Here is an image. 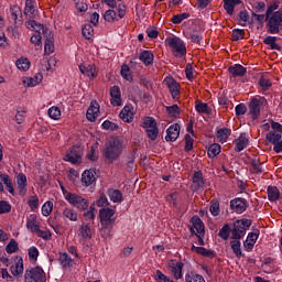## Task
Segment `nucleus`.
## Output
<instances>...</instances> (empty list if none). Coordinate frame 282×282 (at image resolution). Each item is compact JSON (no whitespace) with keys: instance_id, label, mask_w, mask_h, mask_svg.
I'll return each mask as SVG.
<instances>
[{"instance_id":"f257e3e1","label":"nucleus","mask_w":282,"mask_h":282,"mask_svg":"<svg viewBox=\"0 0 282 282\" xmlns=\"http://www.w3.org/2000/svg\"><path fill=\"white\" fill-rule=\"evenodd\" d=\"M106 162L113 164L122 155V141L118 138H110L101 151Z\"/></svg>"},{"instance_id":"f03ea898","label":"nucleus","mask_w":282,"mask_h":282,"mask_svg":"<svg viewBox=\"0 0 282 282\" xmlns=\"http://www.w3.org/2000/svg\"><path fill=\"white\" fill-rule=\"evenodd\" d=\"M25 25L28 30H32L33 32H35V34L31 36L32 45L35 46V50H41V47H43V42L41 41V32L45 34L47 29H45L43 24L36 23V21L34 20L28 21Z\"/></svg>"},{"instance_id":"7ed1b4c3","label":"nucleus","mask_w":282,"mask_h":282,"mask_svg":"<svg viewBox=\"0 0 282 282\" xmlns=\"http://www.w3.org/2000/svg\"><path fill=\"white\" fill-rule=\"evenodd\" d=\"M165 45L170 47L172 54L178 58L186 56V44L177 36H170L165 39Z\"/></svg>"},{"instance_id":"20e7f679","label":"nucleus","mask_w":282,"mask_h":282,"mask_svg":"<svg viewBox=\"0 0 282 282\" xmlns=\"http://www.w3.org/2000/svg\"><path fill=\"white\" fill-rule=\"evenodd\" d=\"M141 127L144 129L149 140L155 142L160 135V130L158 129V122L153 117H144L141 120Z\"/></svg>"},{"instance_id":"39448f33","label":"nucleus","mask_w":282,"mask_h":282,"mask_svg":"<svg viewBox=\"0 0 282 282\" xmlns=\"http://www.w3.org/2000/svg\"><path fill=\"white\" fill-rule=\"evenodd\" d=\"M250 226H252V220L248 218L236 220L231 229V239H242L246 237V231Z\"/></svg>"},{"instance_id":"423d86ee","label":"nucleus","mask_w":282,"mask_h":282,"mask_svg":"<svg viewBox=\"0 0 282 282\" xmlns=\"http://www.w3.org/2000/svg\"><path fill=\"white\" fill-rule=\"evenodd\" d=\"M268 28L271 34H279V28L282 26V8L267 15Z\"/></svg>"},{"instance_id":"0eeeda50","label":"nucleus","mask_w":282,"mask_h":282,"mask_svg":"<svg viewBox=\"0 0 282 282\" xmlns=\"http://www.w3.org/2000/svg\"><path fill=\"white\" fill-rule=\"evenodd\" d=\"M65 199L66 202H68V204H70V206H74L79 210H87V208H89V202L86 198H83V196L78 194L68 193L65 196Z\"/></svg>"},{"instance_id":"6e6552de","label":"nucleus","mask_w":282,"mask_h":282,"mask_svg":"<svg viewBox=\"0 0 282 282\" xmlns=\"http://www.w3.org/2000/svg\"><path fill=\"white\" fill-rule=\"evenodd\" d=\"M24 279H30L34 282H47V275H45V271H43V268L41 267L26 269L24 273Z\"/></svg>"},{"instance_id":"1a4fd4ad","label":"nucleus","mask_w":282,"mask_h":282,"mask_svg":"<svg viewBox=\"0 0 282 282\" xmlns=\"http://www.w3.org/2000/svg\"><path fill=\"white\" fill-rule=\"evenodd\" d=\"M83 148L73 147L64 155L65 162H70V164H83Z\"/></svg>"},{"instance_id":"9d476101","label":"nucleus","mask_w":282,"mask_h":282,"mask_svg":"<svg viewBox=\"0 0 282 282\" xmlns=\"http://www.w3.org/2000/svg\"><path fill=\"white\" fill-rule=\"evenodd\" d=\"M116 209L104 207L99 210V218L101 226H113L116 224Z\"/></svg>"},{"instance_id":"9b49d317","label":"nucleus","mask_w":282,"mask_h":282,"mask_svg":"<svg viewBox=\"0 0 282 282\" xmlns=\"http://www.w3.org/2000/svg\"><path fill=\"white\" fill-rule=\"evenodd\" d=\"M43 83V73H36L33 76H23L22 85L23 87H36Z\"/></svg>"},{"instance_id":"f8f14e48","label":"nucleus","mask_w":282,"mask_h":282,"mask_svg":"<svg viewBox=\"0 0 282 282\" xmlns=\"http://www.w3.org/2000/svg\"><path fill=\"white\" fill-rule=\"evenodd\" d=\"M79 72L84 76H87L89 80H94L98 76V69L94 64H79Z\"/></svg>"},{"instance_id":"ddd939ff","label":"nucleus","mask_w":282,"mask_h":282,"mask_svg":"<svg viewBox=\"0 0 282 282\" xmlns=\"http://www.w3.org/2000/svg\"><path fill=\"white\" fill-rule=\"evenodd\" d=\"M122 91L119 86H112L110 88V105L112 107H122Z\"/></svg>"},{"instance_id":"4468645a","label":"nucleus","mask_w":282,"mask_h":282,"mask_svg":"<svg viewBox=\"0 0 282 282\" xmlns=\"http://www.w3.org/2000/svg\"><path fill=\"white\" fill-rule=\"evenodd\" d=\"M263 98H253L249 104V113L253 120H257L261 113V105H263Z\"/></svg>"},{"instance_id":"2eb2a0df","label":"nucleus","mask_w":282,"mask_h":282,"mask_svg":"<svg viewBox=\"0 0 282 282\" xmlns=\"http://www.w3.org/2000/svg\"><path fill=\"white\" fill-rule=\"evenodd\" d=\"M98 116H100V105L97 101H91L87 109L86 118L89 122H96Z\"/></svg>"},{"instance_id":"dca6fc26","label":"nucleus","mask_w":282,"mask_h":282,"mask_svg":"<svg viewBox=\"0 0 282 282\" xmlns=\"http://www.w3.org/2000/svg\"><path fill=\"white\" fill-rule=\"evenodd\" d=\"M40 72H54L56 69V58L55 57H43L39 65Z\"/></svg>"},{"instance_id":"f3484780","label":"nucleus","mask_w":282,"mask_h":282,"mask_svg":"<svg viewBox=\"0 0 282 282\" xmlns=\"http://www.w3.org/2000/svg\"><path fill=\"white\" fill-rule=\"evenodd\" d=\"M180 138V124L173 123L166 130L165 140L166 142H175Z\"/></svg>"},{"instance_id":"a211bd4d","label":"nucleus","mask_w":282,"mask_h":282,"mask_svg":"<svg viewBox=\"0 0 282 282\" xmlns=\"http://www.w3.org/2000/svg\"><path fill=\"white\" fill-rule=\"evenodd\" d=\"M230 208L235 210V213H238V215H241V213H246L248 205L246 204V199L235 198L230 202Z\"/></svg>"},{"instance_id":"6ab92c4d","label":"nucleus","mask_w":282,"mask_h":282,"mask_svg":"<svg viewBox=\"0 0 282 282\" xmlns=\"http://www.w3.org/2000/svg\"><path fill=\"white\" fill-rule=\"evenodd\" d=\"M24 14H26V17H30V19H36V17H39V10H36V1H25Z\"/></svg>"},{"instance_id":"aec40b11","label":"nucleus","mask_w":282,"mask_h":282,"mask_svg":"<svg viewBox=\"0 0 282 282\" xmlns=\"http://www.w3.org/2000/svg\"><path fill=\"white\" fill-rule=\"evenodd\" d=\"M46 40L44 44V52L45 54H53L54 52V33L47 30L45 31Z\"/></svg>"},{"instance_id":"412c9836","label":"nucleus","mask_w":282,"mask_h":282,"mask_svg":"<svg viewBox=\"0 0 282 282\" xmlns=\"http://www.w3.org/2000/svg\"><path fill=\"white\" fill-rule=\"evenodd\" d=\"M191 223L193 225V228H191V230H196L197 237H203L204 221H202V218H199L198 216H194L192 217Z\"/></svg>"},{"instance_id":"4be33fe9","label":"nucleus","mask_w":282,"mask_h":282,"mask_svg":"<svg viewBox=\"0 0 282 282\" xmlns=\"http://www.w3.org/2000/svg\"><path fill=\"white\" fill-rule=\"evenodd\" d=\"M119 116L123 122H133V107L124 106Z\"/></svg>"},{"instance_id":"5701e85b","label":"nucleus","mask_w":282,"mask_h":282,"mask_svg":"<svg viewBox=\"0 0 282 282\" xmlns=\"http://www.w3.org/2000/svg\"><path fill=\"white\" fill-rule=\"evenodd\" d=\"M26 228L30 232H39L41 227L39 226V220L35 214H32L26 220Z\"/></svg>"},{"instance_id":"b1692460","label":"nucleus","mask_w":282,"mask_h":282,"mask_svg":"<svg viewBox=\"0 0 282 282\" xmlns=\"http://www.w3.org/2000/svg\"><path fill=\"white\" fill-rule=\"evenodd\" d=\"M166 85L171 91L172 98H177L180 96V84L173 78H167Z\"/></svg>"},{"instance_id":"393cba45","label":"nucleus","mask_w":282,"mask_h":282,"mask_svg":"<svg viewBox=\"0 0 282 282\" xmlns=\"http://www.w3.org/2000/svg\"><path fill=\"white\" fill-rule=\"evenodd\" d=\"M248 142H250V140L248 139V134H246V133L240 134V137L238 139H236V141H235L236 151L238 153L243 151V149H246V147H248Z\"/></svg>"},{"instance_id":"a878e982","label":"nucleus","mask_w":282,"mask_h":282,"mask_svg":"<svg viewBox=\"0 0 282 282\" xmlns=\"http://www.w3.org/2000/svg\"><path fill=\"white\" fill-rule=\"evenodd\" d=\"M107 195H108L110 202H113V204H121L122 192H120V189L109 188L107 192Z\"/></svg>"},{"instance_id":"bb28decb","label":"nucleus","mask_w":282,"mask_h":282,"mask_svg":"<svg viewBox=\"0 0 282 282\" xmlns=\"http://www.w3.org/2000/svg\"><path fill=\"white\" fill-rule=\"evenodd\" d=\"M58 262L62 268H72L74 260L66 252H59Z\"/></svg>"},{"instance_id":"cd10ccee","label":"nucleus","mask_w":282,"mask_h":282,"mask_svg":"<svg viewBox=\"0 0 282 282\" xmlns=\"http://www.w3.org/2000/svg\"><path fill=\"white\" fill-rule=\"evenodd\" d=\"M10 14H11V21L15 23V25H19L21 23V20L19 18L21 17V8L17 4H13L10 7Z\"/></svg>"},{"instance_id":"c85d7f7f","label":"nucleus","mask_w":282,"mask_h":282,"mask_svg":"<svg viewBox=\"0 0 282 282\" xmlns=\"http://www.w3.org/2000/svg\"><path fill=\"white\" fill-rule=\"evenodd\" d=\"M62 217L64 219H68V221H78V213L74 210L73 208L66 207L63 213Z\"/></svg>"},{"instance_id":"c756f323","label":"nucleus","mask_w":282,"mask_h":282,"mask_svg":"<svg viewBox=\"0 0 282 282\" xmlns=\"http://www.w3.org/2000/svg\"><path fill=\"white\" fill-rule=\"evenodd\" d=\"M269 202H279L281 197V192L276 186H269L267 189Z\"/></svg>"},{"instance_id":"7c9ffc66","label":"nucleus","mask_w":282,"mask_h":282,"mask_svg":"<svg viewBox=\"0 0 282 282\" xmlns=\"http://www.w3.org/2000/svg\"><path fill=\"white\" fill-rule=\"evenodd\" d=\"M153 58H155V57H154L153 53H151L150 51H143L139 55V59L142 63H144L147 66L153 65Z\"/></svg>"},{"instance_id":"2f4dec72","label":"nucleus","mask_w":282,"mask_h":282,"mask_svg":"<svg viewBox=\"0 0 282 282\" xmlns=\"http://www.w3.org/2000/svg\"><path fill=\"white\" fill-rule=\"evenodd\" d=\"M18 69H20V72H28V69H30L32 63L30 62V59L28 57H21L15 63Z\"/></svg>"},{"instance_id":"473e14b6","label":"nucleus","mask_w":282,"mask_h":282,"mask_svg":"<svg viewBox=\"0 0 282 282\" xmlns=\"http://www.w3.org/2000/svg\"><path fill=\"white\" fill-rule=\"evenodd\" d=\"M79 237L83 239H91V227L89 224H82L79 227Z\"/></svg>"},{"instance_id":"72a5a7b5","label":"nucleus","mask_w":282,"mask_h":282,"mask_svg":"<svg viewBox=\"0 0 282 282\" xmlns=\"http://www.w3.org/2000/svg\"><path fill=\"white\" fill-rule=\"evenodd\" d=\"M182 268H184V263L182 262L172 263V265H170L171 272L175 279H182Z\"/></svg>"},{"instance_id":"f704fd0d","label":"nucleus","mask_w":282,"mask_h":282,"mask_svg":"<svg viewBox=\"0 0 282 282\" xmlns=\"http://www.w3.org/2000/svg\"><path fill=\"white\" fill-rule=\"evenodd\" d=\"M224 3L226 12L232 14L235 12V6H239L241 0H224Z\"/></svg>"},{"instance_id":"c9c22d12","label":"nucleus","mask_w":282,"mask_h":282,"mask_svg":"<svg viewBox=\"0 0 282 282\" xmlns=\"http://www.w3.org/2000/svg\"><path fill=\"white\" fill-rule=\"evenodd\" d=\"M11 274L13 276H21V274H23V259H20L15 264L11 265Z\"/></svg>"},{"instance_id":"e433bc0d","label":"nucleus","mask_w":282,"mask_h":282,"mask_svg":"<svg viewBox=\"0 0 282 282\" xmlns=\"http://www.w3.org/2000/svg\"><path fill=\"white\" fill-rule=\"evenodd\" d=\"M228 138H230V129L221 128L217 131V140L223 144L224 142H227Z\"/></svg>"},{"instance_id":"4c0bfd02","label":"nucleus","mask_w":282,"mask_h":282,"mask_svg":"<svg viewBox=\"0 0 282 282\" xmlns=\"http://www.w3.org/2000/svg\"><path fill=\"white\" fill-rule=\"evenodd\" d=\"M229 74H231L234 77L243 76L246 74V69L243 66L236 64L229 67Z\"/></svg>"},{"instance_id":"58836bf2","label":"nucleus","mask_w":282,"mask_h":282,"mask_svg":"<svg viewBox=\"0 0 282 282\" xmlns=\"http://www.w3.org/2000/svg\"><path fill=\"white\" fill-rule=\"evenodd\" d=\"M18 184V191L20 195H25L28 193V178L26 177H20L17 181Z\"/></svg>"},{"instance_id":"ea45409f","label":"nucleus","mask_w":282,"mask_h":282,"mask_svg":"<svg viewBox=\"0 0 282 282\" xmlns=\"http://www.w3.org/2000/svg\"><path fill=\"white\" fill-rule=\"evenodd\" d=\"M230 247L234 254H236V257L240 258L243 256V253L241 252V241H239V239L232 240L230 242Z\"/></svg>"},{"instance_id":"a19ab883","label":"nucleus","mask_w":282,"mask_h":282,"mask_svg":"<svg viewBox=\"0 0 282 282\" xmlns=\"http://www.w3.org/2000/svg\"><path fill=\"white\" fill-rule=\"evenodd\" d=\"M282 137H281V134H279V133H276V132H269L268 134H267V140L271 143V144H273V147H276L278 144H280L281 143V139Z\"/></svg>"},{"instance_id":"79ce46f5","label":"nucleus","mask_w":282,"mask_h":282,"mask_svg":"<svg viewBox=\"0 0 282 282\" xmlns=\"http://www.w3.org/2000/svg\"><path fill=\"white\" fill-rule=\"evenodd\" d=\"M96 206H98V208H108L107 206H109V199L104 192L99 193V198L96 200Z\"/></svg>"},{"instance_id":"37998d69","label":"nucleus","mask_w":282,"mask_h":282,"mask_svg":"<svg viewBox=\"0 0 282 282\" xmlns=\"http://www.w3.org/2000/svg\"><path fill=\"white\" fill-rule=\"evenodd\" d=\"M52 210H54V203L53 202L47 200L46 203L43 204L42 215L44 217H50V215H52Z\"/></svg>"},{"instance_id":"c03bdc74","label":"nucleus","mask_w":282,"mask_h":282,"mask_svg":"<svg viewBox=\"0 0 282 282\" xmlns=\"http://www.w3.org/2000/svg\"><path fill=\"white\" fill-rule=\"evenodd\" d=\"M195 109L198 113H210V107L206 102L196 101Z\"/></svg>"},{"instance_id":"a18cd8bd","label":"nucleus","mask_w":282,"mask_h":282,"mask_svg":"<svg viewBox=\"0 0 282 282\" xmlns=\"http://www.w3.org/2000/svg\"><path fill=\"white\" fill-rule=\"evenodd\" d=\"M87 159L90 160V162L98 160V143L91 145L90 151L87 153Z\"/></svg>"},{"instance_id":"49530a36","label":"nucleus","mask_w":282,"mask_h":282,"mask_svg":"<svg viewBox=\"0 0 282 282\" xmlns=\"http://www.w3.org/2000/svg\"><path fill=\"white\" fill-rule=\"evenodd\" d=\"M208 155L209 158H217L219 153H221V145L214 143L208 148Z\"/></svg>"},{"instance_id":"de8ad7c7","label":"nucleus","mask_w":282,"mask_h":282,"mask_svg":"<svg viewBox=\"0 0 282 282\" xmlns=\"http://www.w3.org/2000/svg\"><path fill=\"white\" fill-rule=\"evenodd\" d=\"M205 184L206 183L204 182L203 177H193L191 187L193 191H199V188H204Z\"/></svg>"},{"instance_id":"09e8293b","label":"nucleus","mask_w":282,"mask_h":282,"mask_svg":"<svg viewBox=\"0 0 282 282\" xmlns=\"http://www.w3.org/2000/svg\"><path fill=\"white\" fill-rule=\"evenodd\" d=\"M47 115L52 120H58L61 118V108L52 106L48 109Z\"/></svg>"},{"instance_id":"8fccbe9b","label":"nucleus","mask_w":282,"mask_h":282,"mask_svg":"<svg viewBox=\"0 0 282 282\" xmlns=\"http://www.w3.org/2000/svg\"><path fill=\"white\" fill-rule=\"evenodd\" d=\"M166 112L169 113V116L171 118H178L181 110L180 107L177 105H173V106H167L166 107Z\"/></svg>"},{"instance_id":"3c124183","label":"nucleus","mask_w":282,"mask_h":282,"mask_svg":"<svg viewBox=\"0 0 282 282\" xmlns=\"http://www.w3.org/2000/svg\"><path fill=\"white\" fill-rule=\"evenodd\" d=\"M82 34L84 39H91L94 36V26L91 24H85L82 29Z\"/></svg>"},{"instance_id":"603ef678","label":"nucleus","mask_w":282,"mask_h":282,"mask_svg":"<svg viewBox=\"0 0 282 282\" xmlns=\"http://www.w3.org/2000/svg\"><path fill=\"white\" fill-rule=\"evenodd\" d=\"M121 76L124 78V80H133V75L131 74V68H129L128 65L121 66Z\"/></svg>"},{"instance_id":"864d4df0","label":"nucleus","mask_w":282,"mask_h":282,"mask_svg":"<svg viewBox=\"0 0 282 282\" xmlns=\"http://www.w3.org/2000/svg\"><path fill=\"white\" fill-rule=\"evenodd\" d=\"M6 250L8 254H14L19 250V242L17 240L11 239L10 242L7 245Z\"/></svg>"},{"instance_id":"5fc2aeb1","label":"nucleus","mask_w":282,"mask_h":282,"mask_svg":"<svg viewBox=\"0 0 282 282\" xmlns=\"http://www.w3.org/2000/svg\"><path fill=\"white\" fill-rule=\"evenodd\" d=\"M113 226H101L100 228V236L102 237V239H111L113 237V235H111V228Z\"/></svg>"},{"instance_id":"6e6d98bb","label":"nucleus","mask_w":282,"mask_h":282,"mask_svg":"<svg viewBox=\"0 0 282 282\" xmlns=\"http://www.w3.org/2000/svg\"><path fill=\"white\" fill-rule=\"evenodd\" d=\"M259 87H260L261 91H268V89H270V87H272V83L270 82V79H268L265 77H261L259 80Z\"/></svg>"},{"instance_id":"4d7b16f0","label":"nucleus","mask_w":282,"mask_h":282,"mask_svg":"<svg viewBox=\"0 0 282 282\" xmlns=\"http://www.w3.org/2000/svg\"><path fill=\"white\" fill-rule=\"evenodd\" d=\"M154 279L156 282H175L167 275L163 274L160 270H156Z\"/></svg>"},{"instance_id":"13d9d810","label":"nucleus","mask_w":282,"mask_h":282,"mask_svg":"<svg viewBox=\"0 0 282 282\" xmlns=\"http://www.w3.org/2000/svg\"><path fill=\"white\" fill-rule=\"evenodd\" d=\"M105 21L108 23H113V21H118V14L113 10L106 11L104 15Z\"/></svg>"},{"instance_id":"bf43d9fd","label":"nucleus","mask_w":282,"mask_h":282,"mask_svg":"<svg viewBox=\"0 0 282 282\" xmlns=\"http://www.w3.org/2000/svg\"><path fill=\"white\" fill-rule=\"evenodd\" d=\"M102 129L106 131H118V123L106 120L101 124Z\"/></svg>"},{"instance_id":"052dcab7","label":"nucleus","mask_w":282,"mask_h":282,"mask_svg":"<svg viewBox=\"0 0 282 282\" xmlns=\"http://www.w3.org/2000/svg\"><path fill=\"white\" fill-rule=\"evenodd\" d=\"M219 237L224 239L225 241L230 237V226L224 225L223 228L219 230Z\"/></svg>"},{"instance_id":"680f3d73","label":"nucleus","mask_w":282,"mask_h":282,"mask_svg":"<svg viewBox=\"0 0 282 282\" xmlns=\"http://www.w3.org/2000/svg\"><path fill=\"white\" fill-rule=\"evenodd\" d=\"M28 206H30L31 210H36L39 208V196H31L28 200Z\"/></svg>"},{"instance_id":"e2e57ef3","label":"nucleus","mask_w":282,"mask_h":282,"mask_svg":"<svg viewBox=\"0 0 282 282\" xmlns=\"http://www.w3.org/2000/svg\"><path fill=\"white\" fill-rule=\"evenodd\" d=\"M193 142H195V140L193 139V134H186L185 135V151L193 150Z\"/></svg>"},{"instance_id":"0e129e2a","label":"nucleus","mask_w":282,"mask_h":282,"mask_svg":"<svg viewBox=\"0 0 282 282\" xmlns=\"http://www.w3.org/2000/svg\"><path fill=\"white\" fill-rule=\"evenodd\" d=\"M14 120L17 124H23L25 121V111L24 110H18L14 117Z\"/></svg>"},{"instance_id":"69168bd1","label":"nucleus","mask_w":282,"mask_h":282,"mask_svg":"<svg viewBox=\"0 0 282 282\" xmlns=\"http://www.w3.org/2000/svg\"><path fill=\"white\" fill-rule=\"evenodd\" d=\"M188 17H189L188 13H181V14L174 15L172 18V23L180 24L182 23V21H185V19H188Z\"/></svg>"},{"instance_id":"338daca9","label":"nucleus","mask_w":282,"mask_h":282,"mask_svg":"<svg viewBox=\"0 0 282 282\" xmlns=\"http://www.w3.org/2000/svg\"><path fill=\"white\" fill-rule=\"evenodd\" d=\"M243 34H245L243 30L235 29L231 33V39H232V41H239V40L243 39Z\"/></svg>"},{"instance_id":"774afa93","label":"nucleus","mask_w":282,"mask_h":282,"mask_svg":"<svg viewBox=\"0 0 282 282\" xmlns=\"http://www.w3.org/2000/svg\"><path fill=\"white\" fill-rule=\"evenodd\" d=\"M96 176H98V171L96 169L86 170L82 174V177H96Z\"/></svg>"}]
</instances>
